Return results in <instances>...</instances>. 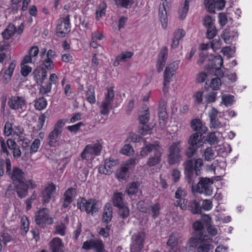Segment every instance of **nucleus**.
Segmentation results:
<instances>
[{"instance_id":"6","label":"nucleus","mask_w":252,"mask_h":252,"mask_svg":"<svg viewBox=\"0 0 252 252\" xmlns=\"http://www.w3.org/2000/svg\"><path fill=\"white\" fill-rule=\"evenodd\" d=\"M77 207L81 211H85L88 214L94 216L98 212V203L93 199L87 200L82 197L78 199Z\"/></svg>"},{"instance_id":"34","label":"nucleus","mask_w":252,"mask_h":252,"mask_svg":"<svg viewBox=\"0 0 252 252\" xmlns=\"http://www.w3.org/2000/svg\"><path fill=\"white\" fill-rule=\"evenodd\" d=\"M188 209L194 214H199L201 211L199 203L195 200L190 201L187 204Z\"/></svg>"},{"instance_id":"4","label":"nucleus","mask_w":252,"mask_h":252,"mask_svg":"<svg viewBox=\"0 0 252 252\" xmlns=\"http://www.w3.org/2000/svg\"><path fill=\"white\" fill-rule=\"evenodd\" d=\"M102 149V140H96L92 143L87 145L81 154L82 159L89 161L99 155Z\"/></svg>"},{"instance_id":"17","label":"nucleus","mask_w":252,"mask_h":252,"mask_svg":"<svg viewBox=\"0 0 252 252\" xmlns=\"http://www.w3.org/2000/svg\"><path fill=\"white\" fill-rule=\"evenodd\" d=\"M56 187L53 184L47 186L41 192V197L44 204L48 203L54 197Z\"/></svg>"},{"instance_id":"1","label":"nucleus","mask_w":252,"mask_h":252,"mask_svg":"<svg viewBox=\"0 0 252 252\" xmlns=\"http://www.w3.org/2000/svg\"><path fill=\"white\" fill-rule=\"evenodd\" d=\"M203 161L201 158L186 160L183 163L185 181L191 188H195L196 191L206 196L212 194L213 181L208 178H200Z\"/></svg>"},{"instance_id":"60","label":"nucleus","mask_w":252,"mask_h":252,"mask_svg":"<svg viewBox=\"0 0 252 252\" xmlns=\"http://www.w3.org/2000/svg\"><path fill=\"white\" fill-rule=\"evenodd\" d=\"M215 0H204V6L210 12H214L215 11Z\"/></svg>"},{"instance_id":"14","label":"nucleus","mask_w":252,"mask_h":252,"mask_svg":"<svg viewBox=\"0 0 252 252\" xmlns=\"http://www.w3.org/2000/svg\"><path fill=\"white\" fill-rule=\"evenodd\" d=\"M215 21V19L210 15L205 16L203 18V25L207 28L206 37L208 39L213 38L217 34Z\"/></svg>"},{"instance_id":"18","label":"nucleus","mask_w":252,"mask_h":252,"mask_svg":"<svg viewBox=\"0 0 252 252\" xmlns=\"http://www.w3.org/2000/svg\"><path fill=\"white\" fill-rule=\"evenodd\" d=\"M143 203V202L140 201L138 204V207L140 208V211L141 212L148 213L150 215H151L152 218L154 219H157L159 215V211L160 210V206L159 203H157L154 204L150 205L147 208L140 207L142 204Z\"/></svg>"},{"instance_id":"10","label":"nucleus","mask_w":252,"mask_h":252,"mask_svg":"<svg viewBox=\"0 0 252 252\" xmlns=\"http://www.w3.org/2000/svg\"><path fill=\"white\" fill-rule=\"evenodd\" d=\"M53 218L49 216V211L46 208L39 210L35 216V221L38 226L43 227L45 224H51L53 223Z\"/></svg>"},{"instance_id":"40","label":"nucleus","mask_w":252,"mask_h":252,"mask_svg":"<svg viewBox=\"0 0 252 252\" xmlns=\"http://www.w3.org/2000/svg\"><path fill=\"white\" fill-rule=\"evenodd\" d=\"M117 8H130L134 3V0H113Z\"/></svg>"},{"instance_id":"32","label":"nucleus","mask_w":252,"mask_h":252,"mask_svg":"<svg viewBox=\"0 0 252 252\" xmlns=\"http://www.w3.org/2000/svg\"><path fill=\"white\" fill-rule=\"evenodd\" d=\"M191 127L196 132L204 133L207 130V128L203 126L201 121L199 119H194L191 122Z\"/></svg>"},{"instance_id":"63","label":"nucleus","mask_w":252,"mask_h":252,"mask_svg":"<svg viewBox=\"0 0 252 252\" xmlns=\"http://www.w3.org/2000/svg\"><path fill=\"white\" fill-rule=\"evenodd\" d=\"M65 124V120L64 119H61L58 120L57 123L54 125L53 129L60 131V132H63V128Z\"/></svg>"},{"instance_id":"11","label":"nucleus","mask_w":252,"mask_h":252,"mask_svg":"<svg viewBox=\"0 0 252 252\" xmlns=\"http://www.w3.org/2000/svg\"><path fill=\"white\" fill-rule=\"evenodd\" d=\"M14 185L17 195L21 198H23L28 195L29 187L32 189L36 187L35 184L32 180L25 181L22 183L14 184Z\"/></svg>"},{"instance_id":"2","label":"nucleus","mask_w":252,"mask_h":252,"mask_svg":"<svg viewBox=\"0 0 252 252\" xmlns=\"http://www.w3.org/2000/svg\"><path fill=\"white\" fill-rule=\"evenodd\" d=\"M161 146L159 142L145 144L140 152L142 157H146L149 153L153 152L148 158L146 164L149 167H153L158 164L161 160L162 153L160 151Z\"/></svg>"},{"instance_id":"26","label":"nucleus","mask_w":252,"mask_h":252,"mask_svg":"<svg viewBox=\"0 0 252 252\" xmlns=\"http://www.w3.org/2000/svg\"><path fill=\"white\" fill-rule=\"evenodd\" d=\"M62 132L53 129L49 133L47 137V143L51 147L56 146L62 135Z\"/></svg>"},{"instance_id":"3","label":"nucleus","mask_w":252,"mask_h":252,"mask_svg":"<svg viewBox=\"0 0 252 252\" xmlns=\"http://www.w3.org/2000/svg\"><path fill=\"white\" fill-rule=\"evenodd\" d=\"M182 142L177 141L170 145L166 154L167 162L170 166L179 165L183 160Z\"/></svg>"},{"instance_id":"53","label":"nucleus","mask_w":252,"mask_h":252,"mask_svg":"<svg viewBox=\"0 0 252 252\" xmlns=\"http://www.w3.org/2000/svg\"><path fill=\"white\" fill-rule=\"evenodd\" d=\"M189 4L188 1H185L184 6L179 11L180 18L182 20L184 19L187 14L189 9Z\"/></svg>"},{"instance_id":"13","label":"nucleus","mask_w":252,"mask_h":252,"mask_svg":"<svg viewBox=\"0 0 252 252\" xmlns=\"http://www.w3.org/2000/svg\"><path fill=\"white\" fill-rule=\"evenodd\" d=\"M186 195V190L181 187L178 188L175 193L174 197L176 200L174 205L179 207L182 210L187 209L188 200L185 198Z\"/></svg>"},{"instance_id":"54","label":"nucleus","mask_w":252,"mask_h":252,"mask_svg":"<svg viewBox=\"0 0 252 252\" xmlns=\"http://www.w3.org/2000/svg\"><path fill=\"white\" fill-rule=\"evenodd\" d=\"M221 85V81L219 77L213 78L210 84V87L213 90H218Z\"/></svg>"},{"instance_id":"38","label":"nucleus","mask_w":252,"mask_h":252,"mask_svg":"<svg viewBox=\"0 0 252 252\" xmlns=\"http://www.w3.org/2000/svg\"><path fill=\"white\" fill-rule=\"evenodd\" d=\"M34 108L37 110H42L44 109L47 105V101L45 98L43 97L36 98L34 101Z\"/></svg>"},{"instance_id":"39","label":"nucleus","mask_w":252,"mask_h":252,"mask_svg":"<svg viewBox=\"0 0 252 252\" xmlns=\"http://www.w3.org/2000/svg\"><path fill=\"white\" fill-rule=\"evenodd\" d=\"M158 111L159 120L164 121L167 118L166 102L164 100H162L159 102Z\"/></svg>"},{"instance_id":"41","label":"nucleus","mask_w":252,"mask_h":252,"mask_svg":"<svg viewBox=\"0 0 252 252\" xmlns=\"http://www.w3.org/2000/svg\"><path fill=\"white\" fill-rule=\"evenodd\" d=\"M16 28L14 25L9 24L7 28L2 32V36L4 39H9L16 32Z\"/></svg>"},{"instance_id":"49","label":"nucleus","mask_w":252,"mask_h":252,"mask_svg":"<svg viewBox=\"0 0 252 252\" xmlns=\"http://www.w3.org/2000/svg\"><path fill=\"white\" fill-rule=\"evenodd\" d=\"M202 133L200 132H196L192 134L189 138L188 143L193 144V145L198 146L201 143V139L202 137Z\"/></svg>"},{"instance_id":"33","label":"nucleus","mask_w":252,"mask_h":252,"mask_svg":"<svg viewBox=\"0 0 252 252\" xmlns=\"http://www.w3.org/2000/svg\"><path fill=\"white\" fill-rule=\"evenodd\" d=\"M165 3L163 2L162 6L160 5L159 7V16L160 21L163 28L165 29L167 26V18L166 15V10Z\"/></svg>"},{"instance_id":"61","label":"nucleus","mask_w":252,"mask_h":252,"mask_svg":"<svg viewBox=\"0 0 252 252\" xmlns=\"http://www.w3.org/2000/svg\"><path fill=\"white\" fill-rule=\"evenodd\" d=\"M66 226L64 223H61L55 226V234L61 236H64L65 234Z\"/></svg>"},{"instance_id":"27","label":"nucleus","mask_w":252,"mask_h":252,"mask_svg":"<svg viewBox=\"0 0 252 252\" xmlns=\"http://www.w3.org/2000/svg\"><path fill=\"white\" fill-rule=\"evenodd\" d=\"M52 252H63L64 244L61 239L56 237L53 238L49 244Z\"/></svg>"},{"instance_id":"62","label":"nucleus","mask_w":252,"mask_h":252,"mask_svg":"<svg viewBox=\"0 0 252 252\" xmlns=\"http://www.w3.org/2000/svg\"><path fill=\"white\" fill-rule=\"evenodd\" d=\"M150 118V113L148 111V110H146L143 114H142L139 117V120L140 124H147Z\"/></svg>"},{"instance_id":"23","label":"nucleus","mask_w":252,"mask_h":252,"mask_svg":"<svg viewBox=\"0 0 252 252\" xmlns=\"http://www.w3.org/2000/svg\"><path fill=\"white\" fill-rule=\"evenodd\" d=\"M238 35V32L236 31L225 29L222 32L221 36L226 43L230 44L233 41L236 39Z\"/></svg>"},{"instance_id":"29","label":"nucleus","mask_w":252,"mask_h":252,"mask_svg":"<svg viewBox=\"0 0 252 252\" xmlns=\"http://www.w3.org/2000/svg\"><path fill=\"white\" fill-rule=\"evenodd\" d=\"M33 77L37 83H42L47 77V72L43 67H38L35 69L33 72Z\"/></svg>"},{"instance_id":"45","label":"nucleus","mask_w":252,"mask_h":252,"mask_svg":"<svg viewBox=\"0 0 252 252\" xmlns=\"http://www.w3.org/2000/svg\"><path fill=\"white\" fill-rule=\"evenodd\" d=\"M126 204L123 201V194L121 192L115 193L113 198V204L114 206L118 207Z\"/></svg>"},{"instance_id":"9","label":"nucleus","mask_w":252,"mask_h":252,"mask_svg":"<svg viewBox=\"0 0 252 252\" xmlns=\"http://www.w3.org/2000/svg\"><path fill=\"white\" fill-rule=\"evenodd\" d=\"M70 16L67 15L63 18L60 23L57 25V35L59 37H64L70 32Z\"/></svg>"},{"instance_id":"7","label":"nucleus","mask_w":252,"mask_h":252,"mask_svg":"<svg viewBox=\"0 0 252 252\" xmlns=\"http://www.w3.org/2000/svg\"><path fill=\"white\" fill-rule=\"evenodd\" d=\"M139 158L132 157L122 165L116 173V177L119 180H126L129 177L128 171L134 168L139 162Z\"/></svg>"},{"instance_id":"12","label":"nucleus","mask_w":252,"mask_h":252,"mask_svg":"<svg viewBox=\"0 0 252 252\" xmlns=\"http://www.w3.org/2000/svg\"><path fill=\"white\" fill-rule=\"evenodd\" d=\"M130 246L131 252H140L143 248L145 242V235L143 233H135L131 236Z\"/></svg>"},{"instance_id":"57","label":"nucleus","mask_w":252,"mask_h":252,"mask_svg":"<svg viewBox=\"0 0 252 252\" xmlns=\"http://www.w3.org/2000/svg\"><path fill=\"white\" fill-rule=\"evenodd\" d=\"M152 129L151 126L149 125L145 124H140L139 126L138 132L142 135H145L148 133H149Z\"/></svg>"},{"instance_id":"15","label":"nucleus","mask_w":252,"mask_h":252,"mask_svg":"<svg viewBox=\"0 0 252 252\" xmlns=\"http://www.w3.org/2000/svg\"><path fill=\"white\" fill-rule=\"evenodd\" d=\"M82 248L85 250L94 249L96 252H106L100 240L90 239L84 242Z\"/></svg>"},{"instance_id":"19","label":"nucleus","mask_w":252,"mask_h":252,"mask_svg":"<svg viewBox=\"0 0 252 252\" xmlns=\"http://www.w3.org/2000/svg\"><path fill=\"white\" fill-rule=\"evenodd\" d=\"M210 240L208 235L199 236L197 237H191L189 239L188 243L189 250L187 252H194L198 245L203 241H209Z\"/></svg>"},{"instance_id":"64","label":"nucleus","mask_w":252,"mask_h":252,"mask_svg":"<svg viewBox=\"0 0 252 252\" xmlns=\"http://www.w3.org/2000/svg\"><path fill=\"white\" fill-rule=\"evenodd\" d=\"M0 144L1 153L2 154H4L6 157H8L9 155V153L7 149L8 146L7 145V142L5 143L4 139L1 138L0 140Z\"/></svg>"},{"instance_id":"35","label":"nucleus","mask_w":252,"mask_h":252,"mask_svg":"<svg viewBox=\"0 0 252 252\" xmlns=\"http://www.w3.org/2000/svg\"><path fill=\"white\" fill-rule=\"evenodd\" d=\"M85 94L87 101L91 104L95 103L96 100L94 95V88L93 86H88Z\"/></svg>"},{"instance_id":"52","label":"nucleus","mask_w":252,"mask_h":252,"mask_svg":"<svg viewBox=\"0 0 252 252\" xmlns=\"http://www.w3.org/2000/svg\"><path fill=\"white\" fill-rule=\"evenodd\" d=\"M234 96L232 95L229 94H223L221 97V103H223L226 106H231L234 101Z\"/></svg>"},{"instance_id":"56","label":"nucleus","mask_w":252,"mask_h":252,"mask_svg":"<svg viewBox=\"0 0 252 252\" xmlns=\"http://www.w3.org/2000/svg\"><path fill=\"white\" fill-rule=\"evenodd\" d=\"M12 237L5 231L0 233V240L4 246L6 245L8 242L12 240Z\"/></svg>"},{"instance_id":"31","label":"nucleus","mask_w":252,"mask_h":252,"mask_svg":"<svg viewBox=\"0 0 252 252\" xmlns=\"http://www.w3.org/2000/svg\"><path fill=\"white\" fill-rule=\"evenodd\" d=\"M180 238V235L177 232L171 233L167 242V245L170 247L171 250H174L179 244Z\"/></svg>"},{"instance_id":"43","label":"nucleus","mask_w":252,"mask_h":252,"mask_svg":"<svg viewBox=\"0 0 252 252\" xmlns=\"http://www.w3.org/2000/svg\"><path fill=\"white\" fill-rule=\"evenodd\" d=\"M20 228L22 234H26L29 229V221L28 218L23 216L20 219Z\"/></svg>"},{"instance_id":"44","label":"nucleus","mask_w":252,"mask_h":252,"mask_svg":"<svg viewBox=\"0 0 252 252\" xmlns=\"http://www.w3.org/2000/svg\"><path fill=\"white\" fill-rule=\"evenodd\" d=\"M117 208L118 214L120 218L125 219L129 215V209L126 203L117 207Z\"/></svg>"},{"instance_id":"42","label":"nucleus","mask_w":252,"mask_h":252,"mask_svg":"<svg viewBox=\"0 0 252 252\" xmlns=\"http://www.w3.org/2000/svg\"><path fill=\"white\" fill-rule=\"evenodd\" d=\"M212 239L210 238V240L209 241H203L200 243L197 248V252H210V251L212 250L213 249V246L209 244H205L203 243L204 242H209L212 241Z\"/></svg>"},{"instance_id":"50","label":"nucleus","mask_w":252,"mask_h":252,"mask_svg":"<svg viewBox=\"0 0 252 252\" xmlns=\"http://www.w3.org/2000/svg\"><path fill=\"white\" fill-rule=\"evenodd\" d=\"M110 161L109 158H107L105 160L104 165H101L99 167L98 171L101 174L105 175H109L110 173V163L108 161Z\"/></svg>"},{"instance_id":"28","label":"nucleus","mask_w":252,"mask_h":252,"mask_svg":"<svg viewBox=\"0 0 252 252\" xmlns=\"http://www.w3.org/2000/svg\"><path fill=\"white\" fill-rule=\"evenodd\" d=\"M7 145L8 148L12 151L13 157L16 159L20 158L21 156V151L15 141L12 139H8L7 140Z\"/></svg>"},{"instance_id":"30","label":"nucleus","mask_w":252,"mask_h":252,"mask_svg":"<svg viewBox=\"0 0 252 252\" xmlns=\"http://www.w3.org/2000/svg\"><path fill=\"white\" fill-rule=\"evenodd\" d=\"M186 35L185 31L183 29H178L174 33V38L171 44L173 48H177L179 45L180 40H182Z\"/></svg>"},{"instance_id":"16","label":"nucleus","mask_w":252,"mask_h":252,"mask_svg":"<svg viewBox=\"0 0 252 252\" xmlns=\"http://www.w3.org/2000/svg\"><path fill=\"white\" fill-rule=\"evenodd\" d=\"M9 107L15 110H23L26 107V100L23 96L14 95L11 96L8 100Z\"/></svg>"},{"instance_id":"58","label":"nucleus","mask_w":252,"mask_h":252,"mask_svg":"<svg viewBox=\"0 0 252 252\" xmlns=\"http://www.w3.org/2000/svg\"><path fill=\"white\" fill-rule=\"evenodd\" d=\"M41 144L40 140L39 139H35L31 145L30 153L33 154L37 152Z\"/></svg>"},{"instance_id":"5","label":"nucleus","mask_w":252,"mask_h":252,"mask_svg":"<svg viewBox=\"0 0 252 252\" xmlns=\"http://www.w3.org/2000/svg\"><path fill=\"white\" fill-rule=\"evenodd\" d=\"M5 166L6 174L12 181L14 185L26 181L25 174L20 168L13 167L11 170V161L8 158L5 159Z\"/></svg>"},{"instance_id":"51","label":"nucleus","mask_w":252,"mask_h":252,"mask_svg":"<svg viewBox=\"0 0 252 252\" xmlns=\"http://www.w3.org/2000/svg\"><path fill=\"white\" fill-rule=\"evenodd\" d=\"M107 7L106 4L105 2H101L98 9L96 11V19L99 21L100 18L105 14V10Z\"/></svg>"},{"instance_id":"48","label":"nucleus","mask_w":252,"mask_h":252,"mask_svg":"<svg viewBox=\"0 0 252 252\" xmlns=\"http://www.w3.org/2000/svg\"><path fill=\"white\" fill-rule=\"evenodd\" d=\"M215 151L212 147L207 148L204 152L205 160L209 161L214 159L216 157Z\"/></svg>"},{"instance_id":"36","label":"nucleus","mask_w":252,"mask_h":252,"mask_svg":"<svg viewBox=\"0 0 252 252\" xmlns=\"http://www.w3.org/2000/svg\"><path fill=\"white\" fill-rule=\"evenodd\" d=\"M192 227L194 231H195V236L194 237H197L199 236H205L207 235L206 234V232L203 231V224L201 221H195L192 225Z\"/></svg>"},{"instance_id":"47","label":"nucleus","mask_w":252,"mask_h":252,"mask_svg":"<svg viewBox=\"0 0 252 252\" xmlns=\"http://www.w3.org/2000/svg\"><path fill=\"white\" fill-rule=\"evenodd\" d=\"M223 64V60L220 55H217L214 57L212 63V67L215 70L220 71V68Z\"/></svg>"},{"instance_id":"24","label":"nucleus","mask_w":252,"mask_h":252,"mask_svg":"<svg viewBox=\"0 0 252 252\" xmlns=\"http://www.w3.org/2000/svg\"><path fill=\"white\" fill-rule=\"evenodd\" d=\"M74 189L69 188L65 191L62 199V210L67 208L73 201V192Z\"/></svg>"},{"instance_id":"25","label":"nucleus","mask_w":252,"mask_h":252,"mask_svg":"<svg viewBox=\"0 0 252 252\" xmlns=\"http://www.w3.org/2000/svg\"><path fill=\"white\" fill-rule=\"evenodd\" d=\"M107 91L108 92L106 98L102 101L99 106L100 113L106 117H107L109 114L110 108V98L109 97L110 91L109 89Z\"/></svg>"},{"instance_id":"8","label":"nucleus","mask_w":252,"mask_h":252,"mask_svg":"<svg viewBox=\"0 0 252 252\" xmlns=\"http://www.w3.org/2000/svg\"><path fill=\"white\" fill-rule=\"evenodd\" d=\"M110 221V203H107L104 207L103 212L102 215V227L98 231L100 236L104 238H108L109 236L110 228L108 225Z\"/></svg>"},{"instance_id":"37","label":"nucleus","mask_w":252,"mask_h":252,"mask_svg":"<svg viewBox=\"0 0 252 252\" xmlns=\"http://www.w3.org/2000/svg\"><path fill=\"white\" fill-rule=\"evenodd\" d=\"M189 146L186 149L185 154V155L189 158L186 160L192 159V158L197 152V150L199 147V146L193 145L192 143H189Z\"/></svg>"},{"instance_id":"59","label":"nucleus","mask_w":252,"mask_h":252,"mask_svg":"<svg viewBox=\"0 0 252 252\" xmlns=\"http://www.w3.org/2000/svg\"><path fill=\"white\" fill-rule=\"evenodd\" d=\"M84 126V124L82 122H79L76 124L72 126H68L66 127V128L70 132L76 133L80 129L81 127Z\"/></svg>"},{"instance_id":"55","label":"nucleus","mask_w":252,"mask_h":252,"mask_svg":"<svg viewBox=\"0 0 252 252\" xmlns=\"http://www.w3.org/2000/svg\"><path fill=\"white\" fill-rule=\"evenodd\" d=\"M134 150L130 144H125L121 150V153L125 155L130 156L134 154Z\"/></svg>"},{"instance_id":"21","label":"nucleus","mask_w":252,"mask_h":252,"mask_svg":"<svg viewBox=\"0 0 252 252\" xmlns=\"http://www.w3.org/2000/svg\"><path fill=\"white\" fill-rule=\"evenodd\" d=\"M16 67V62L13 61L8 65L6 69H2L1 71V80L4 84H7L10 80Z\"/></svg>"},{"instance_id":"20","label":"nucleus","mask_w":252,"mask_h":252,"mask_svg":"<svg viewBox=\"0 0 252 252\" xmlns=\"http://www.w3.org/2000/svg\"><path fill=\"white\" fill-rule=\"evenodd\" d=\"M39 54V49L37 46H32L28 51V55H26L23 61V63H33L36 62L37 55Z\"/></svg>"},{"instance_id":"22","label":"nucleus","mask_w":252,"mask_h":252,"mask_svg":"<svg viewBox=\"0 0 252 252\" xmlns=\"http://www.w3.org/2000/svg\"><path fill=\"white\" fill-rule=\"evenodd\" d=\"M219 112L215 107H212L208 111V116L210 120L211 127L217 128L220 127L222 125L218 119Z\"/></svg>"},{"instance_id":"46","label":"nucleus","mask_w":252,"mask_h":252,"mask_svg":"<svg viewBox=\"0 0 252 252\" xmlns=\"http://www.w3.org/2000/svg\"><path fill=\"white\" fill-rule=\"evenodd\" d=\"M139 184L137 182L130 183L127 185L126 192L128 195H134L138 192Z\"/></svg>"}]
</instances>
